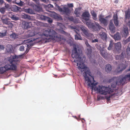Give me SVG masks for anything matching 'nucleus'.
Listing matches in <instances>:
<instances>
[{"label":"nucleus","instance_id":"f257e3e1","mask_svg":"<svg viewBox=\"0 0 130 130\" xmlns=\"http://www.w3.org/2000/svg\"><path fill=\"white\" fill-rule=\"evenodd\" d=\"M80 53L79 49L74 47L72 51V57L73 58L76 59L74 62L77 63L78 69L82 72H84L83 75L85 78V83L91 88L92 90H94L97 93L103 95L110 94L113 91L110 88L102 86L97 85L98 83L94 80L93 77L91 76L89 69L84 64V62L86 59L85 56L81 55L80 56Z\"/></svg>","mask_w":130,"mask_h":130},{"label":"nucleus","instance_id":"f03ea898","mask_svg":"<svg viewBox=\"0 0 130 130\" xmlns=\"http://www.w3.org/2000/svg\"><path fill=\"white\" fill-rule=\"evenodd\" d=\"M42 34L41 35L40 33L37 34L34 31L30 32L28 35L29 37H32L37 34L41 36L42 39L45 40V42H47L50 41L51 40H55V37H57V33L55 31L50 29H46L43 30Z\"/></svg>","mask_w":130,"mask_h":130},{"label":"nucleus","instance_id":"7ed1b4c3","mask_svg":"<svg viewBox=\"0 0 130 130\" xmlns=\"http://www.w3.org/2000/svg\"><path fill=\"white\" fill-rule=\"evenodd\" d=\"M22 55H15L12 56V59H10L9 61L10 63L5 65L4 67L0 68V72L3 74L7 70H15L17 68L16 64L18 62L20 61Z\"/></svg>","mask_w":130,"mask_h":130},{"label":"nucleus","instance_id":"20e7f679","mask_svg":"<svg viewBox=\"0 0 130 130\" xmlns=\"http://www.w3.org/2000/svg\"><path fill=\"white\" fill-rule=\"evenodd\" d=\"M130 80V73L124 76L120 75L117 77H113L110 79L109 82H113V84H112L111 86L112 88H114L116 87V85H123L126 83L127 81Z\"/></svg>","mask_w":130,"mask_h":130},{"label":"nucleus","instance_id":"39448f33","mask_svg":"<svg viewBox=\"0 0 130 130\" xmlns=\"http://www.w3.org/2000/svg\"><path fill=\"white\" fill-rule=\"evenodd\" d=\"M33 40L31 39H28L26 40V42L28 44H25L24 45L20 46L19 48V50L21 51H23L25 48H26V52H27L29 50V48L30 46H33L34 44L33 43Z\"/></svg>","mask_w":130,"mask_h":130},{"label":"nucleus","instance_id":"423d86ee","mask_svg":"<svg viewBox=\"0 0 130 130\" xmlns=\"http://www.w3.org/2000/svg\"><path fill=\"white\" fill-rule=\"evenodd\" d=\"M94 23L95 24L90 22H86V24L89 28H92L95 31H98L102 27L98 23L95 22Z\"/></svg>","mask_w":130,"mask_h":130},{"label":"nucleus","instance_id":"0eeeda50","mask_svg":"<svg viewBox=\"0 0 130 130\" xmlns=\"http://www.w3.org/2000/svg\"><path fill=\"white\" fill-rule=\"evenodd\" d=\"M58 8L59 11L62 14H65L67 16H69L70 14V10L68 7H64L62 8L58 7Z\"/></svg>","mask_w":130,"mask_h":130},{"label":"nucleus","instance_id":"6e6552de","mask_svg":"<svg viewBox=\"0 0 130 130\" xmlns=\"http://www.w3.org/2000/svg\"><path fill=\"white\" fill-rule=\"evenodd\" d=\"M1 20L3 23L7 25L8 27L10 29H12L13 26V24L9 20V19L7 18H3L2 17L1 18Z\"/></svg>","mask_w":130,"mask_h":130},{"label":"nucleus","instance_id":"1a4fd4ad","mask_svg":"<svg viewBox=\"0 0 130 130\" xmlns=\"http://www.w3.org/2000/svg\"><path fill=\"white\" fill-rule=\"evenodd\" d=\"M107 17H106L105 18H104L103 15L100 14L99 16V21L101 23L104 24V26H106L107 25L108 20L107 19Z\"/></svg>","mask_w":130,"mask_h":130},{"label":"nucleus","instance_id":"9d476101","mask_svg":"<svg viewBox=\"0 0 130 130\" xmlns=\"http://www.w3.org/2000/svg\"><path fill=\"white\" fill-rule=\"evenodd\" d=\"M127 66V65L121 63L118 67L117 69L116 70V72L118 73L121 72L126 68Z\"/></svg>","mask_w":130,"mask_h":130},{"label":"nucleus","instance_id":"9b49d317","mask_svg":"<svg viewBox=\"0 0 130 130\" xmlns=\"http://www.w3.org/2000/svg\"><path fill=\"white\" fill-rule=\"evenodd\" d=\"M90 16L89 13L87 11L84 12L82 16L83 19L86 21V22H90L89 21Z\"/></svg>","mask_w":130,"mask_h":130},{"label":"nucleus","instance_id":"f8f14e48","mask_svg":"<svg viewBox=\"0 0 130 130\" xmlns=\"http://www.w3.org/2000/svg\"><path fill=\"white\" fill-rule=\"evenodd\" d=\"M39 19L41 20H46L48 23H51L52 22V19L48 17L42 15H39Z\"/></svg>","mask_w":130,"mask_h":130},{"label":"nucleus","instance_id":"ddd939ff","mask_svg":"<svg viewBox=\"0 0 130 130\" xmlns=\"http://www.w3.org/2000/svg\"><path fill=\"white\" fill-rule=\"evenodd\" d=\"M123 37H126L129 35L128 28L126 27H124L121 32Z\"/></svg>","mask_w":130,"mask_h":130},{"label":"nucleus","instance_id":"4468645a","mask_svg":"<svg viewBox=\"0 0 130 130\" xmlns=\"http://www.w3.org/2000/svg\"><path fill=\"white\" fill-rule=\"evenodd\" d=\"M109 27V30L112 32L113 33L115 32L116 28L112 20L110 21Z\"/></svg>","mask_w":130,"mask_h":130},{"label":"nucleus","instance_id":"2eb2a0df","mask_svg":"<svg viewBox=\"0 0 130 130\" xmlns=\"http://www.w3.org/2000/svg\"><path fill=\"white\" fill-rule=\"evenodd\" d=\"M83 35H85L89 39H91L93 37V35L90 33L88 32V30L87 29L86 30H85L83 32Z\"/></svg>","mask_w":130,"mask_h":130},{"label":"nucleus","instance_id":"dca6fc26","mask_svg":"<svg viewBox=\"0 0 130 130\" xmlns=\"http://www.w3.org/2000/svg\"><path fill=\"white\" fill-rule=\"evenodd\" d=\"M31 24V22L23 21L22 22V26L25 29H26L30 27V25Z\"/></svg>","mask_w":130,"mask_h":130},{"label":"nucleus","instance_id":"f3484780","mask_svg":"<svg viewBox=\"0 0 130 130\" xmlns=\"http://www.w3.org/2000/svg\"><path fill=\"white\" fill-rule=\"evenodd\" d=\"M118 17L117 14H114L113 16V20L115 26H118L119 22L118 20Z\"/></svg>","mask_w":130,"mask_h":130},{"label":"nucleus","instance_id":"a211bd4d","mask_svg":"<svg viewBox=\"0 0 130 130\" xmlns=\"http://www.w3.org/2000/svg\"><path fill=\"white\" fill-rule=\"evenodd\" d=\"M115 48L116 50L118 52H120L121 47V45L120 42H118L115 43Z\"/></svg>","mask_w":130,"mask_h":130},{"label":"nucleus","instance_id":"6ab92c4d","mask_svg":"<svg viewBox=\"0 0 130 130\" xmlns=\"http://www.w3.org/2000/svg\"><path fill=\"white\" fill-rule=\"evenodd\" d=\"M100 54L103 58L105 59H107L108 53L106 50H101V51H100Z\"/></svg>","mask_w":130,"mask_h":130},{"label":"nucleus","instance_id":"aec40b11","mask_svg":"<svg viewBox=\"0 0 130 130\" xmlns=\"http://www.w3.org/2000/svg\"><path fill=\"white\" fill-rule=\"evenodd\" d=\"M124 57H126L125 53L124 52H122L121 55V56L117 55L115 56L116 59L118 60L119 59H122Z\"/></svg>","mask_w":130,"mask_h":130},{"label":"nucleus","instance_id":"412c9836","mask_svg":"<svg viewBox=\"0 0 130 130\" xmlns=\"http://www.w3.org/2000/svg\"><path fill=\"white\" fill-rule=\"evenodd\" d=\"M113 39L115 40H119L121 39V36L119 32H117L113 37Z\"/></svg>","mask_w":130,"mask_h":130},{"label":"nucleus","instance_id":"4be33fe9","mask_svg":"<svg viewBox=\"0 0 130 130\" xmlns=\"http://www.w3.org/2000/svg\"><path fill=\"white\" fill-rule=\"evenodd\" d=\"M33 8L36 11L40 12L42 11L41 7L39 6L34 5L33 6Z\"/></svg>","mask_w":130,"mask_h":130},{"label":"nucleus","instance_id":"5701e85b","mask_svg":"<svg viewBox=\"0 0 130 130\" xmlns=\"http://www.w3.org/2000/svg\"><path fill=\"white\" fill-rule=\"evenodd\" d=\"M106 71L107 73L109 72L111 70V66L109 64H107L106 66L105 67Z\"/></svg>","mask_w":130,"mask_h":130},{"label":"nucleus","instance_id":"b1692460","mask_svg":"<svg viewBox=\"0 0 130 130\" xmlns=\"http://www.w3.org/2000/svg\"><path fill=\"white\" fill-rule=\"evenodd\" d=\"M7 30H4L0 32V38H2L5 36L7 35Z\"/></svg>","mask_w":130,"mask_h":130},{"label":"nucleus","instance_id":"393cba45","mask_svg":"<svg viewBox=\"0 0 130 130\" xmlns=\"http://www.w3.org/2000/svg\"><path fill=\"white\" fill-rule=\"evenodd\" d=\"M50 16L51 17L55 19H58L60 18V17L58 16V14L54 12H51L50 14Z\"/></svg>","mask_w":130,"mask_h":130},{"label":"nucleus","instance_id":"a878e982","mask_svg":"<svg viewBox=\"0 0 130 130\" xmlns=\"http://www.w3.org/2000/svg\"><path fill=\"white\" fill-rule=\"evenodd\" d=\"M105 47L104 44L103 43H102L100 44L99 45L97 46V48L98 50H99L100 51H101V50H104V48Z\"/></svg>","mask_w":130,"mask_h":130},{"label":"nucleus","instance_id":"bb28decb","mask_svg":"<svg viewBox=\"0 0 130 130\" xmlns=\"http://www.w3.org/2000/svg\"><path fill=\"white\" fill-rule=\"evenodd\" d=\"M100 35L101 38L103 40H106L107 39V35L105 32H101L100 33Z\"/></svg>","mask_w":130,"mask_h":130},{"label":"nucleus","instance_id":"cd10ccee","mask_svg":"<svg viewBox=\"0 0 130 130\" xmlns=\"http://www.w3.org/2000/svg\"><path fill=\"white\" fill-rule=\"evenodd\" d=\"M24 11L26 13L32 14H33L34 11L33 10L30 8L26 9L24 10Z\"/></svg>","mask_w":130,"mask_h":130},{"label":"nucleus","instance_id":"c85d7f7f","mask_svg":"<svg viewBox=\"0 0 130 130\" xmlns=\"http://www.w3.org/2000/svg\"><path fill=\"white\" fill-rule=\"evenodd\" d=\"M18 36L17 34L15 33H13L10 35V37L12 39H15L18 38Z\"/></svg>","mask_w":130,"mask_h":130},{"label":"nucleus","instance_id":"c756f323","mask_svg":"<svg viewBox=\"0 0 130 130\" xmlns=\"http://www.w3.org/2000/svg\"><path fill=\"white\" fill-rule=\"evenodd\" d=\"M87 50L88 51V52L87 54L89 58H90L91 57V54L92 53V50L91 47H90L88 48H87Z\"/></svg>","mask_w":130,"mask_h":130},{"label":"nucleus","instance_id":"7c9ffc66","mask_svg":"<svg viewBox=\"0 0 130 130\" xmlns=\"http://www.w3.org/2000/svg\"><path fill=\"white\" fill-rule=\"evenodd\" d=\"M22 18L24 19H28L29 20L31 19V18L30 16L25 14L22 15Z\"/></svg>","mask_w":130,"mask_h":130},{"label":"nucleus","instance_id":"2f4dec72","mask_svg":"<svg viewBox=\"0 0 130 130\" xmlns=\"http://www.w3.org/2000/svg\"><path fill=\"white\" fill-rule=\"evenodd\" d=\"M113 43L112 40H110V44L109 46L107 48V49L109 50H110L112 49L113 47Z\"/></svg>","mask_w":130,"mask_h":130},{"label":"nucleus","instance_id":"473e14b6","mask_svg":"<svg viewBox=\"0 0 130 130\" xmlns=\"http://www.w3.org/2000/svg\"><path fill=\"white\" fill-rule=\"evenodd\" d=\"M77 34L75 35V39L76 40H82V38L80 35L77 33Z\"/></svg>","mask_w":130,"mask_h":130},{"label":"nucleus","instance_id":"72a5a7b5","mask_svg":"<svg viewBox=\"0 0 130 130\" xmlns=\"http://www.w3.org/2000/svg\"><path fill=\"white\" fill-rule=\"evenodd\" d=\"M11 19L12 20L16 21L19 20V18L14 14Z\"/></svg>","mask_w":130,"mask_h":130},{"label":"nucleus","instance_id":"f704fd0d","mask_svg":"<svg viewBox=\"0 0 130 130\" xmlns=\"http://www.w3.org/2000/svg\"><path fill=\"white\" fill-rule=\"evenodd\" d=\"M6 10V9L4 7H2L0 8V12L3 14L5 12Z\"/></svg>","mask_w":130,"mask_h":130},{"label":"nucleus","instance_id":"c9c22d12","mask_svg":"<svg viewBox=\"0 0 130 130\" xmlns=\"http://www.w3.org/2000/svg\"><path fill=\"white\" fill-rule=\"evenodd\" d=\"M125 17L126 19H129L130 17V11H128L126 12Z\"/></svg>","mask_w":130,"mask_h":130},{"label":"nucleus","instance_id":"e433bc0d","mask_svg":"<svg viewBox=\"0 0 130 130\" xmlns=\"http://www.w3.org/2000/svg\"><path fill=\"white\" fill-rule=\"evenodd\" d=\"M74 13L75 14V15H76L77 17H78L79 16V15L80 14V13L78 11V10L77 9H75L74 11Z\"/></svg>","mask_w":130,"mask_h":130},{"label":"nucleus","instance_id":"4c0bfd02","mask_svg":"<svg viewBox=\"0 0 130 130\" xmlns=\"http://www.w3.org/2000/svg\"><path fill=\"white\" fill-rule=\"evenodd\" d=\"M126 53L127 55L130 56V47L128 46L126 49Z\"/></svg>","mask_w":130,"mask_h":130},{"label":"nucleus","instance_id":"58836bf2","mask_svg":"<svg viewBox=\"0 0 130 130\" xmlns=\"http://www.w3.org/2000/svg\"><path fill=\"white\" fill-rule=\"evenodd\" d=\"M58 25L59 26L60 28L62 29H65L66 28L65 26L61 23H58Z\"/></svg>","mask_w":130,"mask_h":130},{"label":"nucleus","instance_id":"ea45409f","mask_svg":"<svg viewBox=\"0 0 130 130\" xmlns=\"http://www.w3.org/2000/svg\"><path fill=\"white\" fill-rule=\"evenodd\" d=\"M80 28L81 30L83 32L85 30H86L87 29V28L83 25L81 26Z\"/></svg>","mask_w":130,"mask_h":130},{"label":"nucleus","instance_id":"a19ab883","mask_svg":"<svg viewBox=\"0 0 130 130\" xmlns=\"http://www.w3.org/2000/svg\"><path fill=\"white\" fill-rule=\"evenodd\" d=\"M14 14V13L12 12H9L8 13V15L9 17L11 18Z\"/></svg>","mask_w":130,"mask_h":130},{"label":"nucleus","instance_id":"79ce46f5","mask_svg":"<svg viewBox=\"0 0 130 130\" xmlns=\"http://www.w3.org/2000/svg\"><path fill=\"white\" fill-rule=\"evenodd\" d=\"M85 43L87 46V47H88V48H89V47H91V46L89 44L88 41L87 40L85 41Z\"/></svg>","mask_w":130,"mask_h":130},{"label":"nucleus","instance_id":"37998d69","mask_svg":"<svg viewBox=\"0 0 130 130\" xmlns=\"http://www.w3.org/2000/svg\"><path fill=\"white\" fill-rule=\"evenodd\" d=\"M92 15L93 17L96 16V14L94 11H92L91 12Z\"/></svg>","mask_w":130,"mask_h":130},{"label":"nucleus","instance_id":"c03bdc74","mask_svg":"<svg viewBox=\"0 0 130 130\" xmlns=\"http://www.w3.org/2000/svg\"><path fill=\"white\" fill-rule=\"evenodd\" d=\"M98 40L97 39H92L91 41L92 43H95L98 42Z\"/></svg>","mask_w":130,"mask_h":130},{"label":"nucleus","instance_id":"a18cd8bd","mask_svg":"<svg viewBox=\"0 0 130 130\" xmlns=\"http://www.w3.org/2000/svg\"><path fill=\"white\" fill-rule=\"evenodd\" d=\"M69 28L71 29H74L75 30H74V31H75V32H76L77 33V31H76V30H75V28L76 27H74V26H69Z\"/></svg>","mask_w":130,"mask_h":130},{"label":"nucleus","instance_id":"49530a36","mask_svg":"<svg viewBox=\"0 0 130 130\" xmlns=\"http://www.w3.org/2000/svg\"><path fill=\"white\" fill-rule=\"evenodd\" d=\"M67 5L69 7H72L73 6V4L72 3L68 4Z\"/></svg>","mask_w":130,"mask_h":130},{"label":"nucleus","instance_id":"de8ad7c7","mask_svg":"<svg viewBox=\"0 0 130 130\" xmlns=\"http://www.w3.org/2000/svg\"><path fill=\"white\" fill-rule=\"evenodd\" d=\"M61 33L63 34H65L66 35H67V34H68L67 32H65L63 30H61Z\"/></svg>","mask_w":130,"mask_h":130},{"label":"nucleus","instance_id":"09e8293b","mask_svg":"<svg viewBox=\"0 0 130 130\" xmlns=\"http://www.w3.org/2000/svg\"><path fill=\"white\" fill-rule=\"evenodd\" d=\"M40 1L44 3H47L48 1V0H40Z\"/></svg>","mask_w":130,"mask_h":130},{"label":"nucleus","instance_id":"8fccbe9b","mask_svg":"<svg viewBox=\"0 0 130 130\" xmlns=\"http://www.w3.org/2000/svg\"><path fill=\"white\" fill-rule=\"evenodd\" d=\"M47 7H48L50 8H53V5H51L50 4L47 5Z\"/></svg>","mask_w":130,"mask_h":130},{"label":"nucleus","instance_id":"3c124183","mask_svg":"<svg viewBox=\"0 0 130 130\" xmlns=\"http://www.w3.org/2000/svg\"><path fill=\"white\" fill-rule=\"evenodd\" d=\"M126 42H130V36L125 40Z\"/></svg>","mask_w":130,"mask_h":130},{"label":"nucleus","instance_id":"603ef678","mask_svg":"<svg viewBox=\"0 0 130 130\" xmlns=\"http://www.w3.org/2000/svg\"><path fill=\"white\" fill-rule=\"evenodd\" d=\"M4 48V46L2 45H0V50H2Z\"/></svg>","mask_w":130,"mask_h":130},{"label":"nucleus","instance_id":"864d4df0","mask_svg":"<svg viewBox=\"0 0 130 130\" xmlns=\"http://www.w3.org/2000/svg\"><path fill=\"white\" fill-rule=\"evenodd\" d=\"M4 2L3 0H0V5H2Z\"/></svg>","mask_w":130,"mask_h":130},{"label":"nucleus","instance_id":"5fc2aeb1","mask_svg":"<svg viewBox=\"0 0 130 130\" xmlns=\"http://www.w3.org/2000/svg\"><path fill=\"white\" fill-rule=\"evenodd\" d=\"M93 19L95 21H97L98 20V19L96 18V16L93 17Z\"/></svg>","mask_w":130,"mask_h":130},{"label":"nucleus","instance_id":"6e6d98bb","mask_svg":"<svg viewBox=\"0 0 130 130\" xmlns=\"http://www.w3.org/2000/svg\"><path fill=\"white\" fill-rule=\"evenodd\" d=\"M7 51L8 52H10L12 50V48H10L9 50H7Z\"/></svg>","mask_w":130,"mask_h":130},{"label":"nucleus","instance_id":"4d7b16f0","mask_svg":"<svg viewBox=\"0 0 130 130\" xmlns=\"http://www.w3.org/2000/svg\"><path fill=\"white\" fill-rule=\"evenodd\" d=\"M15 11H16L18 10V7L17 6H16L15 8Z\"/></svg>","mask_w":130,"mask_h":130},{"label":"nucleus","instance_id":"13d9d810","mask_svg":"<svg viewBox=\"0 0 130 130\" xmlns=\"http://www.w3.org/2000/svg\"><path fill=\"white\" fill-rule=\"evenodd\" d=\"M9 3H10L11 2L12 0H6Z\"/></svg>","mask_w":130,"mask_h":130},{"label":"nucleus","instance_id":"bf43d9fd","mask_svg":"<svg viewBox=\"0 0 130 130\" xmlns=\"http://www.w3.org/2000/svg\"><path fill=\"white\" fill-rule=\"evenodd\" d=\"M130 71V66L129 67V69L127 70V71Z\"/></svg>","mask_w":130,"mask_h":130},{"label":"nucleus","instance_id":"052dcab7","mask_svg":"<svg viewBox=\"0 0 130 130\" xmlns=\"http://www.w3.org/2000/svg\"><path fill=\"white\" fill-rule=\"evenodd\" d=\"M98 100H99L100 99V98H99L98 96Z\"/></svg>","mask_w":130,"mask_h":130},{"label":"nucleus","instance_id":"680f3d73","mask_svg":"<svg viewBox=\"0 0 130 130\" xmlns=\"http://www.w3.org/2000/svg\"><path fill=\"white\" fill-rule=\"evenodd\" d=\"M118 2V1L117 0H116V2L117 3Z\"/></svg>","mask_w":130,"mask_h":130},{"label":"nucleus","instance_id":"e2e57ef3","mask_svg":"<svg viewBox=\"0 0 130 130\" xmlns=\"http://www.w3.org/2000/svg\"><path fill=\"white\" fill-rule=\"evenodd\" d=\"M79 118L80 117V115H79Z\"/></svg>","mask_w":130,"mask_h":130},{"label":"nucleus","instance_id":"0e129e2a","mask_svg":"<svg viewBox=\"0 0 130 130\" xmlns=\"http://www.w3.org/2000/svg\"><path fill=\"white\" fill-rule=\"evenodd\" d=\"M36 22H35V23H36V22H38L37 21H36Z\"/></svg>","mask_w":130,"mask_h":130},{"label":"nucleus","instance_id":"69168bd1","mask_svg":"<svg viewBox=\"0 0 130 130\" xmlns=\"http://www.w3.org/2000/svg\"><path fill=\"white\" fill-rule=\"evenodd\" d=\"M9 47H10V46H10V45H9Z\"/></svg>","mask_w":130,"mask_h":130},{"label":"nucleus","instance_id":"338daca9","mask_svg":"<svg viewBox=\"0 0 130 130\" xmlns=\"http://www.w3.org/2000/svg\"><path fill=\"white\" fill-rule=\"evenodd\" d=\"M77 30H78V31H79V30H77V29H76Z\"/></svg>","mask_w":130,"mask_h":130},{"label":"nucleus","instance_id":"774afa93","mask_svg":"<svg viewBox=\"0 0 130 130\" xmlns=\"http://www.w3.org/2000/svg\"><path fill=\"white\" fill-rule=\"evenodd\" d=\"M75 118H77L76 117V116H75Z\"/></svg>","mask_w":130,"mask_h":130}]
</instances>
